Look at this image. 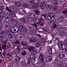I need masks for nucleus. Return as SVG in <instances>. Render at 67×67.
<instances>
[{
	"instance_id": "18",
	"label": "nucleus",
	"mask_w": 67,
	"mask_h": 67,
	"mask_svg": "<svg viewBox=\"0 0 67 67\" xmlns=\"http://www.w3.org/2000/svg\"><path fill=\"white\" fill-rule=\"evenodd\" d=\"M15 6H16V7H21V3L19 2H16L15 3Z\"/></svg>"
},
{
	"instance_id": "1",
	"label": "nucleus",
	"mask_w": 67,
	"mask_h": 67,
	"mask_svg": "<svg viewBox=\"0 0 67 67\" xmlns=\"http://www.w3.org/2000/svg\"><path fill=\"white\" fill-rule=\"evenodd\" d=\"M10 30L11 31H8V34L10 36H12L14 35V33H17L18 32L19 28L18 26H10Z\"/></svg>"
},
{
	"instance_id": "63",
	"label": "nucleus",
	"mask_w": 67,
	"mask_h": 67,
	"mask_svg": "<svg viewBox=\"0 0 67 67\" xmlns=\"http://www.w3.org/2000/svg\"><path fill=\"white\" fill-rule=\"evenodd\" d=\"M65 66H64L63 65H61L60 66H59V67H64Z\"/></svg>"
},
{
	"instance_id": "54",
	"label": "nucleus",
	"mask_w": 67,
	"mask_h": 67,
	"mask_svg": "<svg viewBox=\"0 0 67 67\" xmlns=\"http://www.w3.org/2000/svg\"><path fill=\"white\" fill-rule=\"evenodd\" d=\"M36 35L38 37H42V36L39 34H37Z\"/></svg>"
},
{
	"instance_id": "58",
	"label": "nucleus",
	"mask_w": 67,
	"mask_h": 67,
	"mask_svg": "<svg viewBox=\"0 0 67 67\" xmlns=\"http://www.w3.org/2000/svg\"><path fill=\"white\" fill-rule=\"evenodd\" d=\"M43 25H44V23H42L41 24V26H43Z\"/></svg>"
},
{
	"instance_id": "39",
	"label": "nucleus",
	"mask_w": 67,
	"mask_h": 67,
	"mask_svg": "<svg viewBox=\"0 0 67 67\" xmlns=\"http://www.w3.org/2000/svg\"><path fill=\"white\" fill-rule=\"evenodd\" d=\"M23 7L24 8H30L29 7H28V6H27V5H26V4H23Z\"/></svg>"
},
{
	"instance_id": "53",
	"label": "nucleus",
	"mask_w": 67,
	"mask_h": 67,
	"mask_svg": "<svg viewBox=\"0 0 67 67\" xmlns=\"http://www.w3.org/2000/svg\"><path fill=\"white\" fill-rule=\"evenodd\" d=\"M43 30H44L45 32H47V30H46V28H43Z\"/></svg>"
},
{
	"instance_id": "14",
	"label": "nucleus",
	"mask_w": 67,
	"mask_h": 67,
	"mask_svg": "<svg viewBox=\"0 0 67 67\" xmlns=\"http://www.w3.org/2000/svg\"><path fill=\"white\" fill-rule=\"evenodd\" d=\"M55 21L54 20H52L51 21L48 22V24L49 25H53L55 23Z\"/></svg>"
},
{
	"instance_id": "30",
	"label": "nucleus",
	"mask_w": 67,
	"mask_h": 67,
	"mask_svg": "<svg viewBox=\"0 0 67 67\" xmlns=\"http://www.w3.org/2000/svg\"><path fill=\"white\" fill-rule=\"evenodd\" d=\"M52 9L54 11H56L58 9V8L57 6H54L52 8Z\"/></svg>"
},
{
	"instance_id": "59",
	"label": "nucleus",
	"mask_w": 67,
	"mask_h": 67,
	"mask_svg": "<svg viewBox=\"0 0 67 67\" xmlns=\"http://www.w3.org/2000/svg\"><path fill=\"white\" fill-rule=\"evenodd\" d=\"M7 16H8H8H9L10 15H9V14H7L6 15Z\"/></svg>"
},
{
	"instance_id": "32",
	"label": "nucleus",
	"mask_w": 67,
	"mask_h": 67,
	"mask_svg": "<svg viewBox=\"0 0 67 67\" xmlns=\"http://www.w3.org/2000/svg\"><path fill=\"white\" fill-rule=\"evenodd\" d=\"M4 21L5 23H8L9 22V18H5Z\"/></svg>"
},
{
	"instance_id": "27",
	"label": "nucleus",
	"mask_w": 67,
	"mask_h": 67,
	"mask_svg": "<svg viewBox=\"0 0 67 67\" xmlns=\"http://www.w3.org/2000/svg\"><path fill=\"white\" fill-rule=\"evenodd\" d=\"M10 20L12 23H13V24H15V21L14 20L11 18L10 19Z\"/></svg>"
},
{
	"instance_id": "50",
	"label": "nucleus",
	"mask_w": 67,
	"mask_h": 67,
	"mask_svg": "<svg viewBox=\"0 0 67 67\" xmlns=\"http://www.w3.org/2000/svg\"><path fill=\"white\" fill-rule=\"evenodd\" d=\"M6 10H7L8 11H9V12H11V10L9 8L7 7L6 8Z\"/></svg>"
},
{
	"instance_id": "2",
	"label": "nucleus",
	"mask_w": 67,
	"mask_h": 67,
	"mask_svg": "<svg viewBox=\"0 0 67 67\" xmlns=\"http://www.w3.org/2000/svg\"><path fill=\"white\" fill-rule=\"evenodd\" d=\"M42 16H44V18H46L47 20H51L52 19V18H55V15L53 13H49L48 14H42Z\"/></svg>"
},
{
	"instance_id": "48",
	"label": "nucleus",
	"mask_w": 67,
	"mask_h": 67,
	"mask_svg": "<svg viewBox=\"0 0 67 67\" xmlns=\"http://www.w3.org/2000/svg\"><path fill=\"white\" fill-rule=\"evenodd\" d=\"M29 1L32 4L34 3V1L33 0H29Z\"/></svg>"
},
{
	"instance_id": "33",
	"label": "nucleus",
	"mask_w": 67,
	"mask_h": 67,
	"mask_svg": "<svg viewBox=\"0 0 67 67\" xmlns=\"http://www.w3.org/2000/svg\"><path fill=\"white\" fill-rule=\"evenodd\" d=\"M10 40V41H12V42H14V41H15V38L12 37H11Z\"/></svg>"
},
{
	"instance_id": "36",
	"label": "nucleus",
	"mask_w": 67,
	"mask_h": 67,
	"mask_svg": "<svg viewBox=\"0 0 67 67\" xmlns=\"http://www.w3.org/2000/svg\"><path fill=\"white\" fill-rule=\"evenodd\" d=\"M6 47H7V46L5 45H3L2 46V48L3 49H6Z\"/></svg>"
},
{
	"instance_id": "24",
	"label": "nucleus",
	"mask_w": 67,
	"mask_h": 67,
	"mask_svg": "<svg viewBox=\"0 0 67 67\" xmlns=\"http://www.w3.org/2000/svg\"><path fill=\"white\" fill-rule=\"evenodd\" d=\"M20 13L22 15H24L26 13V11L24 10H22L20 12Z\"/></svg>"
},
{
	"instance_id": "37",
	"label": "nucleus",
	"mask_w": 67,
	"mask_h": 67,
	"mask_svg": "<svg viewBox=\"0 0 67 67\" xmlns=\"http://www.w3.org/2000/svg\"><path fill=\"white\" fill-rule=\"evenodd\" d=\"M27 42L26 41H23L22 42V45H26Z\"/></svg>"
},
{
	"instance_id": "41",
	"label": "nucleus",
	"mask_w": 67,
	"mask_h": 67,
	"mask_svg": "<svg viewBox=\"0 0 67 67\" xmlns=\"http://www.w3.org/2000/svg\"><path fill=\"white\" fill-rule=\"evenodd\" d=\"M21 20L22 22H24V23H25V20L23 18H22L21 19Z\"/></svg>"
},
{
	"instance_id": "23",
	"label": "nucleus",
	"mask_w": 67,
	"mask_h": 67,
	"mask_svg": "<svg viewBox=\"0 0 67 67\" xmlns=\"http://www.w3.org/2000/svg\"><path fill=\"white\" fill-rule=\"evenodd\" d=\"M36 41V40H35V39L34 38H31L29 40V42H35Z\"/></svg>"
},
{
	"instance_id": "3",
	"label": "nucleus",
	"mask_w": 67,
	"mask_h": 67,
	"mask_svg": "<svg viewBox=\"0 0 67 67\" xmlns=\"http://www.w3.org/2000/svg\"><path fill=\"white\" fill-rule=\"evenodd\" d=\"M39 58L40 60H41L42 61L37 62V65H39L41 67H44L45 65V63H43L44 61V58H43V56L42 55L40 54Z\"/></svg>"
},
{
	"instance_id": "31",
	"label": "nucleus",
	"mask_w": 67,
	"mask_h": 67,
	"mask_svg": "<svg viewBox=\"0 0 67 67\" xmlns=\"http://www.w3.org/2000/svg\"><path fill=\"white\" fill-rule=\"evenodd\" d=\"M48 52L50 54H52V49L51 48H49Z\"/></svg>"
},
{
	"instance_id": "6",
	"label": "nucleus",
	"mask_w": 67,
	"mask_h": 67,
	"mask_svg": "<svg viewBox=\"0 0 67 67\" xmlns=\"http://www.w3.org/2000/svg\"><path fill=\"white\" fill-rule=\"evenodd\" d=\"M38 52V50H35L34 52H33V54H30V60L31 61H33L34 59V55H36Z\"/></svg>"
},
{
	"instance_id": "43",
	"label": "nucleus",
	"mask_w": 67,
	"mask_h": 67,
	"mask_svg": "<svg viewBox=\"0 0 67 67\" xmlns=\"http://www.w3.org/2000/svg\"><path fill=\"white\" fill-rule=\"evenodd\" d=\"M3 16L0 15V21H1L3 20Z\"/></svg>"
},
{
	"instance_id": "19",
	"label": "nucleus",
	"mask_w": 67,
	"mask_h": 67,
	"mask_svg": "<svg viewBox=\"0 0 67 67\" xmlns=\"http://www.w3.org/2000/svg\"><path fill=\"white\" fill-rule=\"evenodd\" d=\"M57 56L58 57L62 58V57H63L64 56V54H62V53H60L58 54Z\"/></svg>"
},
{
	"instance_id": "34",
	"label": "nucleus",
	"mask_w": 67,
	"mask_h": 67,
	"mask_svg": "<svg viewBox=\"0 0 67 67\" xmlns=\"http://www.w3.org/2000/svg\"><path fill=\"white\" fill-rule=\"evenodd\" d=\"M40 43H39L38 42L36 43L35 44V46L36 47H39L40 46Z\"/></svg>"
},
{
	"instance_id": "47",
	"label": "nucleus",
	"mask_w": 67,
	"mask_h": 67,
	"mask_svg": "<svg viewBox=\"0 0 67 67\" xmlns=\"http://www.w3.org/2000/svg\"><path fill=\"white\" fill-rule=\"evenodd\" d=\"M2 12H3V9L1 8V9L0 8V14H1Z\"/></svg>"
},
{
	"instance_id": "15",
	"label": "nucleus",
	"mask_w": 67,
	"mask_h": 67,
	"mask_svg": "<svg viewBox=\"0 0 67 67\" xmlns=\"http://www.w3.org/2000/svg\"><path fill=\"white\" fill-rule=\"evenodd\" d=\"M24 29V27L22 26H20L19 28V30L20 32H23Z\"/></svg>"
},
{
	"instance_id": "12",
	"label": "nucleus",
	"mask_w": 67,
	"mask_h": 67,
	"mask_svg": "<svg viewBox=\"0 0 67 67\" xmlns=\"http://www.w3.org/2000/svg\"><path fill=\"white\" fill-rule=\"evenodd\" d=\"M21 65H22L23 67H27L26 66V63L25 61H23L20 63Z\"/></svg>"
},
{
	"instance_id": "57",
	"label": "nucleus",
	"mask_w": 67,
	"mask_h": 67,
	"mask_svg": "<svg viewBox=\"0 0 67 67\" xmlns=\"http://www.w3.org/2000/svg\"><path fill=\"white\" fill-rule=\"evenodd\" d=\"M30 61L29 60L28 61L27 63V64L29 65V64H30Z\"/></svg>"
},
{
	"instance_id": "56",
	"label": "nucleus",
	"mask_w": 67,
	"mask_h": 67,
	"mask_svg": "<svg viewBox=\"0 0 67 67\" xmlns=\"http://www.w3.org/2000/svg\"><path fill=\"white\" fill-rule=\"evenodd\" d=\"M48 44H52V41H49L48 42Z\"/></svg>"
},
{
	"instance_id": "46",
	"label": "nucleus",
	"mask_w": 67,
	"mask_h": 67,
	"mask_svg": "<svg viewBox=\"0 0 67 67\" xmlns=\"http://www.w3.org/2000/svg\"><path fill=\"white\" fill-rule=\"evenodd\" d=\"M10 46L12 48H14V43L11 44L10 45Z\"/></svg>"
},
{
	"instance_id": "8",
	"label": "nucleus",
	"mask_w": 67,
	"mask_h": 67,
	"mask_svg": "<svg viewBox=\"0 0 67 67\" xmlns=\"http://www.w3.org/2000/svg\"><path fill=\"white\" fill-rule=\"evenodd\" d=\"M57 23L56 21L55 22V23H54V24L53 26V29H55L56 27L58 29H60V28H62V25H56Z\"/></svg>"
},
{
	"instance_id": "52",
	"label": "nucleus",
	"mask_w": 67,
	"mask_h": 67,
	"mask_svg": "<svg viewBox=\"0 0 67 67\" xmlns=\"http://www.w3.org/2000/svg\"><path fill=\"white\" fill-rule=\"evenodd\" d=\"M16 25H17L18 26H20V23H19L18 22H17L16 23Z\"/></svg>"
},
{
	"instance_id": "16",
	"label": "nucleus",
	"mask_w": 67,
	"mask_h": 67,
	"mask_svg": "<svg viewBox=\"0 0 67 67\" xmlns=\"http://www.w3.org/2000/svg\"><path fill=\"white\" fill-rule=\"evenodd\" d=\"M28 49L29 52H31L32 51H33L34 49V47L33 46H30L29 48Z\"/></svg>"
},
{
	"instance_id": "26",
	"label": "nucleus",
	"mask_w": 67,
	"mask_h": 67,
	"mask_svg": "<svg viewBox=\"0 0 67 67\" xmlns=\"http://www.w3.org/2000/svg\"><path fill=\"white\" fill-rule=\"evenodd\" d=\"M46 7L48 10H49L52 8V6L51 5H46Z\"/></svg>"
},
{
	"instance_id": "45",
	"label": "nucleus",
	"mask_w": 67,
	"mask_h": 67,
	"mask_svg": "<svg viewBox=\"0 0 67 67\" xmlns=\"http://www.w3.org/2000/svg\"><path fill=\"white\" fill-rule=\"evenodd\" d=\"M14 43L15 44H20V42L18 41H16L14 42Z\"/></svg>"
},
{
	"instance_id": "11",
	"label": "nucleus",
	"mask_w": 67,
	"mask_h": 67,
	"mask_svg": "<svg viewBox=\"0 0 67 67\" xmlns=\"http://www.w3.org/2000/svg\"><path fill=\"white\" fill-rule=\"evenodd\" d=\"M45 2H42L40 5V8L41 9H44L45 7Z\"/></svg>"
},
{
	"instance_id": "35",
	"label": "nucleus",
	"mask_w": 67,
	"mask_h": 67,
	"mask_svg": "<svg viewBox=\"0 0 67 67\" xmlns=\"http://www.w3.org/2000/svg\"><path fill=\"white\" fill-rule=\"evenodd\" d=\"M41 41L42 43H45V41H46V39L45 38L41 39Z\"/></svg>"
},
{
	"instance_id": "13",
	"label": "nucleus",
	"mask_w": 67,
	"mask_h": 67,
	"mask_svg": "<svg viewBox=\"0 0 67 67\" xmlns=\"http://www.w3.org/2000/svg\"><path fill=\"white\" fill-rule=\"evenodd\" d=\"M29 29V30H27L26 31L27 34H29V33H30V32L32 33V34H33V30H32V29H31V28L30 27Z\"/></svg>"
},
{
	"instance_id": "42",
	"label": "nucleus",
	"mask_w": 67,
	"mask_h": 67,
	"mask_svg": "<svg viewBox=\"0 0 67 67\" xmlns=\"http://www.w3.org/2000/svg\"><path fill=\"white\" fill-rule=\"evenodd\" d=\"M22 55H23V56H24L25 55H26V52L25 51H23L22 53Z\"/></svg>"
},
{
	"instance_id": "55",
	"label": "nucleus",
	"mask_w": 67,
	"mask_h": 67,
	"mask_svg": "<svg viewBox=\"0 0 67 67\" xmlns=\"http://www.w3.org/2000/svg\"><path fill=\"white\" fill-rule=\"evenodd\" d=\"M5 19H9V17H8L6 15L4 16Z\"/></svg>"
},
{
	"instance_id": "20",
	"label": "nucleus",
	"mask_w": 67,
	"mask_h": 67,
	"mask_svg": "<svg viewBox=\"0 0 67 67\" xmlns=\"http://www.w3.org/2000/svg\"><path fill=\"white\" fill-rule=\"evenodd\" d=\"M10 9L11 10H12L13 11H14L15 12H16V11L17 9H16V8L15 7H13V6H12L10 7Z\"/></svg>"
},
{
	"instance_id": "62",
	"label": "nucleus",
	"mask_w": 67,
	"mask_h": 67,
	"mask_svg": "<svg viewBox=\"0 0 67 67\" xmlns=\"http://www.w3.org/2000/svg\"><path fill=\"white\" fill-rule=\"evenodd\" d=\"M62 34H63V35H65V32H64L63 33H63H62Z\"/></svg>"
},
{
	"instance_id": "29",
	"label": "nucleus",
	"mask_w": 67,
	"mask_h": 67,
	"mask_svg": "<svg viewBox=\"0 0 67 67\" xmlns=\"http://www.w3.org/2000/svg\"><path fill=\"white\" fill-rule=\"evenodd\" d=\"M37 5H38V3H35L32 6V9L34 8H35V7H37Z\"/></svg>"
},
{
	"instance_id": "40",
	"label": "nucleus",
	"mask_w": 67,
	"mask_h": 67,
	"mask_svg": "<svg viewBox=\"0 0 67 67\" xmlns=\"http://www.w3.org/2000/svg\"><path fill=\"white\" fill-rule=\"evenodd\" d=\"M63 13L64 14H65V13H66L65 15L66 16H67V10L65 11H64L63 12Z\"/></svg>"
},
{
	"instance_id": "10",
	"label": "nucleus",
	"mask_w": 67,
	"mask_h": 67,
	"mask_svg": "<svg viewBox=\"0 0 67 67\" xmlns=\"http://www.w3.org/2000/svg\"><path fill=\"white\" fill-rule=\"evenodd\" d=\"M0 33L1 34H0V40H1L3 38V35L4 34V32L3 31H1Z\"/></svg>"
},
{
	"instance_id": "7",
	"label": "nucleus",
	"mask_w": 67,
	"mask_h": 67,
	"mask_svg": "<svg viewBox=\"0 0 67 67\" xmlns=\"http://www.w3.org/2000/svg\"><path fill=\"white\" fill-rule=\"evenodd\" d=\"M35 16V14L34 13H32L30 14L27 17V20L29 21H31L34 18V16Z\"/></svg>"
},
{
	"instance_id": "49",
	"label": "nucleus",
	"mask_w": 67,
	"mask_h": 67,
	"mask_svg": "<svg viewBox=\"0 0 67 67\" xmlns=\"http://www.w3.org/2000/svg\"><path fill=\"white\" fill-rule=\"evenodd\" d=\"M17 47V51L18 52H19L20 50V48L19 47V46H18Z\"/></svg>"
},
{
	"instance_id": "5",
	"label": "nucleus",
	"mask_w": 67,
	"mask_h": 67,
	"mask_svg": "<svg viewBox=\"0 0 67 67\" xmlns=\"http://www.w3.org/2000/svg\"><path fill=\"white\" fill-rule=\"evenodd\" d=\"M43 18H41L40 19H38V18H34V22H35V23L33 24V25L35 26L36 27H37V24H36V23H37L38 24H40V23H41V21L43 20Z\"/></svg>"
},
{
	"instance_id": "22",
	"label": "nucleus",
	"mask_w": 67,
	"mask_h": 67,
	"mask_svg": "<svg viewBox=\"0 0 67 67\" xmlns=\"http://www.w3.org/2000/svg\"><path fill=\"white\" fill-rule=\"evenodd\" d=\"M63 19L64 17H61L58 18V21L59 22H61L62 21H63Z\"/></svg>"
},
{
	"instance_id": "9",
	"label": "nucleus",
	"mask_w": 67,
	"mask_h": 67,
	"mask_svg": "<svg viewBox=\"0 0 67 67\" xmlns=\"http://www.w3.org/2000/svg\"><path fill=\"white\" fill-rule=\"evenodd\" d=\"M46 61L47 62H49L52 61V57H47L46 58Z\"/></svg>"
},
{
	"instance_id": "21",
	"label": "nucleus",
	"mask_w": 67,
	"mask_h": 67,
	"mask_svg": "<svg viewBox=\"0 0 67 67\" xmlns=\"http://www.w3.org/2000/svg\"><path fill=\"white\" fill-rule=\"evenodd\" d=\"M54 62L56 64H59L60 62V60L57 59H55Z\"/></svg>"
},
{
	"instance_id": "38",
	"label": "nucleus",
	"mask_w": 67,
	"mask_h": 67,
	"mask_svg": "<svg viewBox=\"0 0 67 67\" xmlns=\"http://www.w3.org/2000/svg\"><path fill=\"white\" fill-rule=\"evenodd\" d=\"M53 3L54 5H57V4L58 3V2L56 1H53Z\"/></svg>"
},
{
	"instance_id": "44",
	"label": "nucleus",
	"mask_w": 67,
	"mask_h": 67,
	"mask_svg": "<svg viewBox=\"0 0 67 67\" xmlns=\"http://www.w3.org/2000/svg\"><path fill=\"white\" fill-rule=\"evenodd\" d=\"M35 12L37 14H40V11L38 10H36L35 11Z\"/></svg>"
},
{
	"instance_id": "17",
	"label": "nucleus",
	"mask_w": 67,
	"mask_h": 67,
	"mask_svg": "<svg viewBox=\"0 0 67 67\" xmlns=\"http://www.w3.org/2000/svg\"><path fill=\"white\" fill-rule=\"evenodd\" d=\"M10 16L12 18H13V17H15V14L14 13L12 12L10 13Z\"/></svg>"
},
{
	"instance_id": "61",
	"label": "nucleus",
	"mask_w": 67,
	"mask_h": 67,
	"mask_svg": "<svg viewBox=\"0 0 67 67\" xmlns=\"http://www.w3.org/2000/svg\"><path fill=\"white\" fill-rule=\"evenodd\" d=\"M65 42H67V39H65V41H64Z\"/></svg>"
},
{
	"instance_id": "51",
	"label": "nucleus",
	"mask_w": 67,
	"mask_h": 67,
	"mask_svg": "<svg viewBox=\"0 0 67 67\" xmlns=\"http://www.w3.org/2000/svg\"><path fill=\"white\" fill-rule=\"evenodd\" d=\"M2 27V25L1 24H0V31L1 30Z\"/></svg>"
},
{
	"instance_id": "4",
	"label": "nucleus",
	"mask_w": 67,
	"mask_h": 67,
	"mask_svg": "<svg viewBox=\"0 0 67 67\" xmlns=\"http://www.w3.org/2000/svg\"><path fill=\"white\" fill-rule=\"evenodd\" d=\"M58 45L59 47L60 50H62V53H65V52H67V48H64L63 49V44L60 42H59L58 43Z\"/></svg>"
},
{
	"instance_id": "64",
	"label": "nucleus",
	"mask_w": 67,
	"mask_h": 67,
	"mask_svg": "<svg viewBox=\"0 0 67 67\" xmlns=\"http://www.w3.org/2000/svg\"><path fill=\"white\" fill-rule=\"evenodd\" d=\"M6 42H7V41H5L4 42V44H5V43H6Z\"/></svg>"
},
{
	"instance_id": "28",
	"label": "nucleus",
	"mask_w": 67,
	"mask_h": 67,
	"mask_svg": "<svg viewBox=\"0 0 67 67\" xmlns=\"http://www.w3.org/2000/svg\"><path fill=\"white\" fill-rule=\"evenodd\" d=\"M12 52H9L7 54V57H10L12 55Z\"/></svg>"
},
{
	"instance_id": "60",
	"label": "nucleus",
	"mask_w": 67,
	"mask_h": 67,
	"mask_svg": "<svg viewBox=\"0 0 67 67\" xmlns=\"http://www.w3.org/2000/svg\"><path fill=\"white\" fill-rule=\"evenodd\" d=\"M0 51H1L2 52V48H1V47H0Z\"/></svg>"
},
{
	"instance_id": "25",
	"label": "nucleus",
	"mask_w": 67,
	"mask_h": 67,
	"mask_svg": "<svg viewBox=\"0 0 67 67\" xmlns=\"http://www.w3.org/2000/svg\"><path fill=\"white\" fill-rule=\"evenodd\" d=\"M20 59L21 58L20 57H17L16 59L15 60V63H17V62H18L19 61H20Z\"/></svg>"
}]
</instances>
